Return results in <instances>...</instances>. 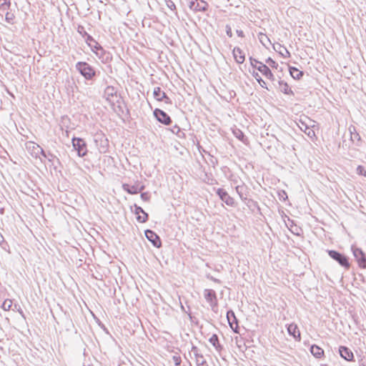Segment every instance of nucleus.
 <instances>
[{"label": "nucleus", "mask_w": 366, "mask_h": 366, "mask_svg": "<svg viewBox=\"0 0 366 366\" xmlns=\"http://www.w3.org/2000/svg\"><path fill=\"white\" fill-rule=\"evenodd\" d=\"M122 188L124 191H126L129 194H138L139 192H142L144 189V185L139 186L138 184L130 185L129 184H124L122 185Z\"/></svg>", "instance_id": "16"}, {"label": "nucleus", "mask_w": 366, "mask_h": 366, "mask_svg": "<svg viewBox=\"0 0 366 366\" xmlns=\"http://www.w3.org/2000/svg\"><path fill=\"white\" fill-rule=\"evenodd\" d=\"M288 333L293 336L295 340H300V332L295 324H290L287 327Z\"/></svg>", "instance_id": "20"}, {"label": "nucleus", "mask_w": 366, "mask_h": 366, "mask_svg": "<svg viewBox=\"0 0 366 366\" xmlns=\"http://www.w3.org/2000/svg\"><path fill=\"white\" fill-rule=\"evenodd\" d=\"M311 127H309V129H307V133H306L309 137H312L315 135V132L313 131V129Z\"/></svg>", "instance_id": "47"}, {"label": "nucleus", "mask_w": 366, "mask_h": 366, "mask_svg": "<svg viewBox=\"0 0 366 366\" xmlns=\"http://www.w3.org/2000/svg\"><path fill=\"white\" fill-rule=\"evenodd\" d=\"M351 249L359 266L362 268H366V255L363 251L360 248L355 246H352Z\"/></svg>", "instance_id": "5"}, {"label": "nucleus", "mask_w": 366, "mask_h": 366, "mask_svg": "<svg viewBox=\"0 0 366 366\" xmlns=\"http://www.w3.org/2000/svg\"><path fill=\"white\" fill-rule=\"evenodd\" d=\"M209 342L215 347L217 351H220L222 350V346L219 343V338L217 335L214 334L209 339Z\"/></svg>", "instance_id": "26"}, {"label": "nucleus", "mask_w": 366, "mask_h": 366, "mask_svg": "<svg viewBox=\"0 0 366 366\" xmlns=\"http://www.w3.org/2000/svg\"><path fill=\"white\" fill-rule=\"evenodd\" d=\"M93 320L96 321V322L99 325V327L104 329V330H106V328L104 325H102L100 322V320L95 316V315L93 313Z\"/></svg>", "instance_id": "44"}, {"label": "nucleus", "mask_w": 366, "mask_h": 366, "mask_svg": "<svg viewBox=\"0 0 366 366\" xmlns=\"http://www.w3.org/2000/svg\"><path fill=\"white\" fill-rule=\"evenodd\" d=\"M237 193L239 194L240 199L242 201L247 200V187L242 184L241 185H237L235 188Z\"/></svg>", "instance_id": "21"}, {"label": "nucleus", "mask_w": 366, "mask_h": 366, "mask_svg": "<svg viewBox=\"0 0 366 366\" xmlns=\"http://www.w3.org/2000/svg\"><path fill=\"white\" fill-rule=\"evenodd\" d=\"M199 352V350L197 347L194 345L192 347L190 352L194 355L197 365H204V363L206 362V360L204 359V356Z\"/></svg>", "instance_id": "18"}, {"label": "nucleus", "mask_w": 366, "mask_h": 366, "mask_svg": "<svg viewBox=\"0 0 366 366\" xmlns=\"http://www.w3.org/2000/svg\"><path fill=\"white\" fill-rule=\"evenodd\" d=\"M92 75H93V76L95 75V72L94 71H93Z\"/></svg>", "instance_id": "58"}, {"label": "nucleus", "mask_w": 366, "mask_h": 366, "mask_svg": "<svg viewBox=\"0 0 366 366\" xmlns=\"http://www.w3.org/2000/svg\"><path fill=\"white\" fill-rule=\"evenodd\" d=\"M145 236L147 239L152 243V244L159 248L162 245L159 237L152 230L147 229L145 231Z\"/></svg>", "instance_id": "11"}, {"label": "nucleus", "mask_w": 366, "mask_h": 366, "mask_svg": "<svg viewBox=\"0 0 366 366\" xmlns=\"http://www.w3.org/2000/svg\"><path fill=\"white\" fill-rule=\"evenodd\" d=\"M93 42L94 44L93 45V53H94L97 57L102 61L105 62L109 59V54L105 51V50L101 46V45L96 42L93 39Z\"/></svg>", "instance_id": "6"}, {"label": "nucleus", "mask_w": 366, "mask_h": 366, "mask_svg": "<svg viewBox=\"0 0 366 366\" xmlns=\"http://www.w3.org/2000/svg\"><path fill=\"white\" fill-rule=\"evenodd\" d=\"M69 120L68 119V116H63L62 118H61V127H66L67 129H69V127L68 126L66 125V122Z\"/></svg>", "instance_id": "43"}, {"label": "nucleus", "mask_w": 366, "mask_h": 366, "mask_svg": "<svg viewBox=\"0 0 366 366\" xmlns=\"http://www.w3.org/2000/svg\"><path fill=\"white\" fill-rule=\"evenodd\" d=\"M204 297L206 301L210 305L212 310L217 306V299L216 292L213 290L205 289L204 290Z\"/></svg>", "instance_id": "9"}, {"label": "nucleus", "mask_w": 366, "mask_h": 366, "mask_svg": "<svg viewBox=\"0 0 366 366\" xmlns=\"http://www.w3.org/2000/svg\"><path fill=\"white\" fill-rule=\"evenodd\" d=\"M14 19V15L9 11H6V15H5V20L8 23L12 24Z\"/></svg>", "instance_id": "32"}, {"label": "nucleus", "mask_w": 366, "mask_h": 366, "mask_svg": "<svg viewBox=\"0 0 366 366\" xmlns=\"http://www.w3.org/2000/svg\"><path fill=\"white\" fill-rule=\"evenodd\" d=\"M12 301L9 299L5 300L1 305V307L5 311H9L12 307Z\"/></svg>", "instance_id": "29"}, {"label": "nucleus", "mask_w": 366, "mask_h": 366, "mask_svg": "<svg viewBox=\"0 0 366 366\" xmlns=\"http://www.w3.org/2000/svg\"><path fill=\"white\" fill-rule=\"evenodd\" d=\"M226 33H227V35L229 37H232V28H231V26L229 25H227L226 26Z\"/></svg>", "instance_id": "46"}, {"label": "nucleus", "mask_w": 366, "mask_h": 366, "mask_svg": "<svg viewBox=\"0 0 366 366\" xmlns=\"http://www.w3.org/2000/svg\"><path fill=\"white\" fill-rule=\"evenodd\" d=\"M89 366H90V365H89Z\"/></svg>", "instance_id": "60"}, {"label": "nucleus", "mask_w": 366, "mask_h": 366, "mask_svg": "<svg viewBox=\"0 0 366 366\" xmlns=\"http://www.w3.org/2000/svg\"><path fill=\"white\" fill-rule=\"evenodd\" d=\"M360 366H365L364 364L360 365Z\"/></svg>", "instance_id": "59"}, {"label": "nucleus", "mask_w": 366, "mask_h": 366, "mask_svg": "<svg viewBox=\"0 0 366 366\" xmlns=\"http://www.w3.org/2000/svg\"><path fill=\"white\" fill-rule=\"evenodd\" d=\"M249 61L252 66L259 71L267 79L271 81H274V76L272 73L269 66L252 57L249 58Z\"/></svg>", "instance_id": "2"}, {"label": "nucleus", "mask_w": 366, "mask_h": 366, "mask_svg": "<svg viewBox=\"0 0 366 366\" xmlns=\"http://www.w3.org/2000/svg\"><path fill=\"white\" fill-rule=\"evenodd\" d=\"M189 7L195 11H204L207 9L208 4L203 0H189Z\"/></svg>", "instance_id": "7"}, {"label": "nucleus", "mask_w": 366, "mask_h": 366, "mask_svg": "<svg viewBox=\"0 0 366 366\" xmlns=\"http://www.w3.org/2000/svg\"><path fill=\"white\" fill-rule=\"evenodd\" d=\"M140 197H141V199L143 201H145V202L149 201V199H150V195H149V194L148 192H143V193H142Z\"/></svg>", "instance_id": "40"}, {"label": "nucleus", "mask_w": 366, "mask_h": 366, "mask_svg": "<svg viewBox=\"0 0 366 366\" xmlns=\"http://www.w3.org/2000/svg\"><path fill=\"white\" fill-rule=\"evenodd\" d=\"M154 118L165 125H169L172 122L170 116H154Z\"/></svg>", "instance_id": "27"}, {"label": "nucleus", "mask_w": 366, "mask_h": 366, "mask_svg": "<svg viewBox=\"0 0 366 366\" xmlns=\"http://www.w3.org/2000/svg\"><path fill=\"white\" fill-rule=\"evenodd\" d=\"M232 132H233L234 135L238 139H239V140H241L242 142L244 141L243 139H244V135L243 132L240 129L236 128V129H233Z\"/></svg>", "instance_id": "31"}, {"label": "nucleus", "mask_w": 366, "mask_h": 366, "mask_svg": "<svg viewBox=\"0 0 366 366\" xmlns=\"http://www.w3.org/2000/svg\"><path fill=\"white\" fill-rule=\"evenodd\" d=\"M258 39L259 41L262 44V45L266 46L267 43H271L269 39L267 36L262 32H259L258 34Z\"/></svg>", "instance_id": "28"}, {"label": "nucleus", "mask_w": 366, "mask_h": 366, "mask_svg": "<svg viewBox=\"0 0 366 366\" xmlns=\"http://www.w3.org/2000/svg\"><path fill=\"white\" fill-rule=\"evenodd\" d=\"M0 5H3V1L0 2Z\"/></svg>", "instance_id": "57"}, {"label": "nucleus", "mask_w": 366, "mask_h": 366, "mask_svg": "<svg viewBox=\"0 0 366 366\" xmlns=\"http://www.w3.org/2000/svg\"><path fill=\"white\" fill-rule=\"evenodd\" d=\"M44 158L47 159L49 162H52L53 159L54 158V156L52 154L49 153V154H46V157H44Z\"/></svg>", "instance_id": "48"}, {"label": "nucleus", "mask_w": 366, "mask_h": 366, "mask_svg": "<svg viewBox=\"0 0 366 366\" xmlns=\"http://www.w3.org/2000/svg\"><path fill=\"white\" fill-rule=\"evenodd\" d=\"M304 119H300V123L297 124L300 129L305 133H307V129L310 127H315V121H312L309 118L308 116H302Z\"/></svg>", "instance_id": "13"}, {"label": "nucleus", "mask_w": 366, "mask_h": 366, "mask_svg": "<svg viewBox=\"0 0 366 366\" xmlns=\"http://www.w3.org/2000/svg\"><path fill=\"white\" fill-rule=\"evenodd\" d=\"M277 47H275L274 46V49L276 50V51H278V52L284 57H290V52L288 51V50L287 49V48L282 45H281L280 44H277Z\"/></svg>", "instance_id": "24"}, {"label": "nucleus", "mask_w": 366, "mask_h": 366, "mask_svg": "<svg viewBox=\"0 0 366 366\" xmlns=\"http://www.w3.org/2000/svg\"><path fill=\"white\" fill-rule=\"evenodd\" d=\"M340 356L347 361L353 360L354 355L352 352L347 347L340 346L339 348Z\"/></svg>", "instance_id": "17"}, {"label": "nucleus", "mask_w": 366, "mask_h": 366, "mask_svg": "<svg viewBox=\"0 0 366 366\" xmlns=\"http://www.w3.org/2000/svg\"><path fill=\"white\" fill-rule=\"evenodd\" d=\"M98 136H99L98 134H96V135H95V137H98ZM94 142H95L96 143H97V138H95V139H94Z\"/></svg>", "instance_id": "55"}, {"label": "nucleus", "mask_w": 366, "mask_h": 366, "mask_svg": "<svg viewBox=\"0 0 366 366\" xmlns=\"http://www.w3.org/2000/svg\"><path fill=\"white\" fill-rule=\"evenodd\" d=\"M135 208V214H139V213H144V210L139 206H137V204H134Z\"/></svg>", "instance_id": "41"}, {"label": "nucleus", "mask_w": 366, "mask_h": 366, "mask_svg": "<svg viewBox=\"0 0 366 366\" xmlns=\"http://www.w3.org/2000/svg\"><path fill=\"white\" fill-rule=\"evenodd\" d=\"M358 136H359V134H354V138H356V137H358Z\"/></svg>", "instance_id": "56"}, {"label": "nucleus", "mask_w": 366, "mask_h": 366, "mask_svg": "<svg viewBox=\"0 0 366 366\" xmlns=\"http://www.w3.org/2000/svg\"><path fill=\"white\" fill-rule=\"evenodd\" d=\"M290 73L295 79H300L303 76V72L302 71L293 66L290 67Z\"/></svg>", "instance_id": "25"}, {"label": "nucleus", "mask_w": 366, "mask_h": 366, "mask_svg": "<svg viewBox=\"0 0 366 366\" xmlns=\"http://www.w3.org/2000/svg\"><path fill=\"white\" fill-rule=\"evenodd\" d=\"M26 147L30 154L36 159L39 158L41 162H43V159L41 156L46 157V154L39 144L29 142L26 144Z\"/></svg>", "instance_id": "3"}, {"label": "nucleus", "mask_w": 366, "mask_h": 366, "mask_svg": "<svg viewBox=\"0 0 366 366\" xmlns=\"http://www.w3.org/2000/svg\"><path fill=\"white\" fill-rule=\"evenodd\" d=\"M329 256L346 269L350 267L348 258L343 254L335 250H327Z\"/></svg>", "instance_id": "4"}, {"label": "nucleus", "mask_w": 366, "mask_h": 366, "mask_svg": "<svg viewBox=\"0 0 366 366\" xmlns=\"http://www.w3.org/2000/svg\"><path fill=\"white\" fill-rule=\"evenodd\" d=\"M76 68L86 79H92V67L87 63L78 62Z\"/></svg>", "instance_id": "8"}, {"label": "nucleus", "mask_w": 366, "mask_h": 366, "mask_svg": "<svg viewBox=\"0 0 366 366\" xmlns=\"http://www.w3.org/2000/svg\"><path fill=\"white\" fill-rule=\"evenodd\" d=\"M167 114L164 111L161 110V109H156L154 112H153V114Z\"/></svg>", "instance_id": "49"}, {"label": "nucleus", "mask_w": 366, "mask_h": 366, "mask_svg": "<svg viewBox=\"0 0 366 366\" xmlns=\"http://www.w3.org/2000/svg\"><path fill=\"white\" fill-rule=\"evenodd\" d=\"M236 33L238 35V36L244 37V32H243V31H242V30H237Z\"/></svg>", "instance_id": "50"}, {"label": "nucleus", "mask_w": 366, "mask_h": 366, "mask_svg": "<svg viewBox=\"0 0 366 366\" xmlns=\"http://www.w3.org/2000/svg\"><path fill=\"white\" fill-rule=\"evenodd\" d=\"M166 4L171 11H176V6L172 0H166Z\"/></svg>", "instance_id": "37"}, {"label": "nucleus", "mask_w": 366, "mask_h": 366, "mask_svg": "<svg viewBox=\"0 0 366 366\" xmlns=\"http://www.w3.org/2000/svg\"><path fill=\"white\" fill-rule=\"evenodd\" d=\"M227 319L228 320V323L230 326V327L233 330L234 332L238 333L237 328H238V323H237V319L234 315V312L232 310H229L227 312Z\"/></svg>", "instance_id": "15"}, {"label": "nucleus", "mask_w": 366, "mask_h": 366, "mask_svg": "<svg viewBox=\"0 0 366 366\" xmlns=\"http://www.w3.org/2000/svg\"><path fill=\"white\" fill-rule=\"evenodd\" d=\"M278 197L280 200L285 201L287 199V194L284 190L278 192Z\"/></svg>", "instance_id": "38"}, {"label": "nucleus", "mask_w": 366, "mask_h": 366, "mask_svg": "<svg viewBox=\"0 0 366 366\" xmlns=\"http://www.w3.org/2000/svg\"><path fill=\"white\" fill-rule=\"evenodd\" d=\"M211 280H212V281H214V282H217V283H219V282H220V280H219L216 279V278H214V277H212V278H211Z\"/></svg>", "instance_id": "52"}, {"label": "nucleus", "mask_w": 366, "mask_h": 366, "mask_svg": "<svg viewBox=\"0 0 366 366\" xmlns=\"http://www.w3.org/2000/svg\"><path fill=\"white\" fill-rule=\"evenodd\" d=\"M83 166L86 168L88 170H89V167L84 162Z\"/></svg>", "instance_id": "53"}, {"label": "nucleus", "mask_w": 366, "mask_h": 366, "mask_svg": "<svg viewBox=\"0 0 366 366\" xmlns=\"http://www.w3.org/2000/svg\"><path fill=\"white\" fill-rule=\"evenodd\" d=\"M217 194L219 196L220 199L224 202L227 205L233 207L234 206L235 202L234 198L230 197L228 193L222 188L217 189Z\"/></svg>", "instance_id": "10"}, {"label": "nucleus", "mask_w": 366, "mask_h": 366, "mask_svg": "<svg viewBox=\"0 0 366 366\" xmlns=\"http://www.w3.org/2000/svg\"><path fill=\"white\" fill-rule=\"evenodd\" d=\"M310 352L317 358H320L324 355V350L315 345L311 346Z\"/></svg>", "instance_id": "23"}, {"label": "nucleus", "mask_w": 366, "mask_h": 366, "mask_svg": "<svg viewBox=\"0 0 366 366\" xmlns=\"http://www.w3.org/2000/svg\"><path fill=\"white\" fill-rule=\"evenodd\" d=\"M78 32L81 34L83 36H85V35H87V33L86 31H85L84 26H78Z\"/></svg>", "instance_id": "42"}, {"label": "nucleus", "mask_w": 366, "mask_h": 366, "mask_svg": "<svg viewBox=\"0 0 366 366\" xmlns=\"http://www.w3.org/2000/svg\"><path fill=\"white\" fill-rule=\"evenodd\" d=\"M103 98L105 102L104 107L108 112L124 114L125 105L114 86H109L104 89Z\"/></svg>", "instance_id": "1"}, {"label": "nucleus", "mask_w": 366, "mask_h": 366, "mask_svg": "<svg viewBox=\"0 0 366 366\" xmlns=\"http://www.w3.org/2000/svg\"><path fill=\"white\" fill-rule=\"evenodd\" d=\"M147 219L148 214L147 212L143 213L142 216L138 215L137 217V221L142 223L147 222Z\"/></svg>", "instance_id": "36"}, {"label": "nucleus", "mask_w": 366, "mask_h": 366, "mask_svg": "<svg viewBox=\"0 0 366 366\" xmlns=\"http://www.w3.org/2000/svg\"><path fill=\"white\" fill-rule=\"evenodd\" d=\"M197 366H208L207 362H205V363H204V365H198Z\"/></svg>", "instance_id": "54"}, {"label": "nucleus", "mask_w": 366, "mask_h": 366, "mask_svg": "<svg viewBox=\"0 0 366 366\" xmlns=\"http://www.w3.org/2000/svg\"><path fill=\"white\" fill-rule=\"evenodd\" d=\"M73 146L77 151L79 156H84L86 154L84 142L81 139H72Z\"/></svg>", "instance_id": "14"}, {"label": "nucleus", "mask_w": 366, "mask_h": 366, "mask_svg": "<svg viewBox=\"0 0 366 366\" xmlns=\"http://www.w3.org/2000/svg\"><path fill=\"white\" fill-rule=\"evenodd\" d=\"M253 76L256 79V80L259 82V84H260V86L262 87L266 88V89H268V88L266 86L265 81L261 78V76L259 75L258 73L254 72L253 73Z\"/></svg>", "instance_id": "30"}, {"label": "nucleus", "mask_w": 366, "mask_h": 366, "mask_svg": "<svg viewBox=\"0 0 366 366\" xmlns=\"http://www.w3.org/2000/svg\"><path fill=\"white\" fill-rule=\"evenodd\" d=\"M357 174L359 175H362L366 177V170L364 167L359 165L356 169Z\"/></svg>", "instance_id": "33"}, {"label": "nucleus", "mask_w": 366, "mask_h": 366, "mask_svg": "<svg viewBox=\"0 0 366 366\" xmlns=\"http://www.w3.org/2000/svg\"><path fill=\"white\" fill-rule=\"evenodd\" d=\"M266 63L268 64L269 66H271L272 68L277 69L278 66V64L276 61H274L272 59H271L270 57H269L267 59H266Z\"/></svg>", "instance_id": "34"}, {"label": "nucleus", "mask_w": 366, "mask_h": 366, "mask_svg": "<svg viewBox=\"0 0 366 366\" xmlns=\"http://www.w3.org/2000/svg\"><path fill=\"white\" fill-rule=\"evenodd\" d=\"M93 320L96 321V322L99 325V327L104 329V330H106V328L104 325H102L100 322V320L95 316V315L93 313Z\"/></svg>", "instance_id": "45"}, {"label": "nucleus", "mask_w": 366, "mask_h": 366, "mask_svg": "<svg viewBox=\"0 0 366 366\" xmlns=\"http://www.w3.org/2000/svg\"><path fill=\"white\" fill-rule=\"evenodd\" d=\"M107 139H104V141H102V145L99 148L100 153H104L107 151Z\"/></svg>", "instance_id": "35"}, {"label": "nucleus", "mask_w": 366, "mask_h": 366, "mask_svg": "<svg viewBox=\"0 0 366 366\" xmlns=\"http://www.w3.org/2000/svg\"><path fill=\"white\" fill-rule=\"evenodd\" d=\"M172 360L176 366L180 365V364L182 362L180 356H177V355H174L172 357Z\"/></svg>", "instance_id": "39"}, {"label": "nucleus", "mask_w": 366, "mask_h": 366, "mask_svg": "<svg viewBox=\"0 0 366 366\" xmlns=\"http://www.w3.org/2000/svg\"><path fill=\"white\" fill-rule=\"evenodd\" d=\"M279 84V89L286 94H293L292 89L289 86L287 82H285L284 81L280 80L278 81Z\"/></svg>", "instance_id": "22"}, {"label": "nucleus", "mask_w": 366, "mask_h": 366, "mask_svg": "<svg viewBox=\"0 0 366 366\" xmlns=\"http://www.w3.org/2000/svg\"><path fill=\"white\" fill-rule=\"evenodd\" d=\"M92 41V37L89 36V35H87V39H86V43L88 44L89 46H90V41Z\"/></svg>", "instance_id": "51"}, {"label": "nucleus", "mask_w": 366, "mask_h": 366, "mask_svg": "<svg viewBox=\"0 0 366 366\" xmlns=\"http://www.w3.org/2000/svg\"><path fill=\"white\" fill-rule=\"evenodd\" d=\"M153 96L157 101H162L167 104H171L170 99L167 96L165 92L159 86L155 87L153 92Z\"/></svg>", "instance_id": "12"}, {"label": "nucleus", "mask_w": 366, "mask_h": 366, "mask_svg": "<svg viewBox=\"0 0 366 366\" xmlns=\"http://www.w3.org/2000/svg\"><path fill=\"white\" fill-rule=\"evenodd\" d=\"M232 53L237 63L242 64L244 61V54L239 47H234Z\"/></svg>", "instance_id": "19"}]
</instances>
